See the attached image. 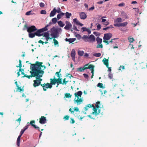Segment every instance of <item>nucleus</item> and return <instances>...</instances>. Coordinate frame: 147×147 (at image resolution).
<instances>
[{
	"label": "nucleus",
	"instance_id": "nucleus-56",
	"mask_svg": "<svg viewBox=\"0 0 147 147\" xmlns=\"http://www.w3.org/2000/svg\"><path fill=\"white\" fill-rule=\"evenodd\" d=\"M84 77L86 78V79H88V78L89 76L88 75L86 74H83Z\"/></svg>",
	"mask_w": 147,
	"mask_h": 147
},
{
	"label": "nucleus",
	"instance_id": "nucleus-3",
	"mask_svg": "<svg viewBox=\"0 0 147 147\" xmlns=\"http://www.w3.org/2000/svg\"><path fill=\"white\" fill-rule=\"evenodd\" d=\"M82 94V92L81 91H78L74 93V95L76 97H77V99L75 100V101L77 103L78 105L80 104L83 101V100L82 98H79V97L81 98Z\"/></svg>",
	"mask_w": 147,
	"mask_h": 147
},
{
	"label": "nucleus",
	"instance_id": "nucleus-37",
	"mask_svg": "<svg viewBox=\"0 0 147 147\" xmlns=\"http://www.w3.org/2000/svg\"><path fill=\"white\" fill-rule=\"evenodd\" d=\"M43 33V35L45 38L49 37V33L48 32H44Z\"/></svg>",
	"mask_w": 147,
	"mask_h": 147
},
{
	"label": "nucleus",
	"instance_id": "nucleus-58",
	"mask_svg": "<svg viewBox=\"0 0 147 147\" xmlns=\"http://www.w3.org/2000/svg\"><path fill=\"white\" fill-rule=\"evenodd\" d=\"M81 30H82V32H84L85 31H86L87 30V28H86V27H82L81 28Z\"/></svg>",
	"mask_w": 147,
	"mask_h": 147
},
{
	"label": "nucleus",
	"instance_id": "nucleus-39",
	"mask_svg": "<svg viewBox=\"0 0 147 147\" xmlns=\"http://www.w3.org/2000/svg\"><path fill=\"white\" fill-rule=\"evenodd\" d=\"M128 39L129 40V42L130 43L133 42L134 41V39L133 38L129 37Z\"/></svg>",
	"mask_w": 147,
	"mask_h": 147
},
{
	"label": "nucleus",
	"instance_id": "nucleus-53",
	"mask_svg": "<svg viewBox=\"0 0 147 147\" xmlns=\"http://www.w3.org/2000/svg\"><path fill=\"white\" fill-rule=\"evenodd\" d=\"M17 87V89L18 90V91L20 92L23 91L22 89L19 86H18V87Z\"/></svg>",
	"mask_w": 147,
	"mask_h": 147
},
{
	"label": "nucleus",
	"instance_id": "nucleus-29",
	"mask_svg": "<svg viewBox=\"0 0 147 147\" xmlns=\"http://www.w3.org/2000/svg\"><path fill=\"white\" fill-rule=\"evenodd\" d=\"M36 35V34L35 33H29V36L30 38H33Z\"/></svg>",
	"mask_w": 147,
	"mask_h": 147
},
{
	"label": "nucleus",
	"instance_id": "nucleus-62",
	"mask_svg": "<svg viewBox=\"0 0 147 147\" xmlns=\"http://www.w3.org/2000/svg\"><path fill=\"white\" fill-rule=\"evenodd\" d=\"M39 5L41 7H43L45 6V4L41 2L40 3Z\"/></svg>",
	"mask_w": 147,
	"mask_h": 147
},
{
	"label": "nucleus",
	"instance_id": "nucleus-54",
	"mask_svg": "<svg viewBox=\"0 0 147 147\" xmlns=\"http://www.w3.org/2000/svg\"><path fill=\"white\" fill-rule=\"evenodd\" d=\"M70 119L71 121H70V123L71 124H73L75 123V121L74 119L72 118H71Z\"/></svg>",
	"mask_w": 147,
	"mask_h": 147
},
{
	"label": "nucleus",
	"instance_id": "nucleus-18",
	"mask_svg": "<svg viewBox=\"0 0 147 147\" xmlns=\"http://www.w3.org/2000/svg\"><path fill=\"white\" fill-rule=\"evenodd\" d=\"M103 62L104 64L107 67L109 66V60L108 59L104 58L102 61Z\"/></svg>",
	"mask_w": 147,
	"mask_h": 147
},
{
	"label": "nucleus",
	"instance_id": "nucleus-61",
	"mask_svg": "<svg viewBox=\"0 0 147 147\" xmlns=\"http://www.w3.org/2000/svg\"><path fill=\"white\" fill-rule=\"evenodd\" d=\"M114 26L116 27H120V23L119 24H114Z\"/></svg>",
	"mask_w": 147,
	"mask_h": 147
},
{
	"label": "nucleus",
	"instance_id": "nucleus-22",
	"mask_svg": "<svg viewBox=\"0 0 147 147\" xmlns=\"http://www.w3.org/2000/svg\"><path fill=\"white\" fill-rule=\"evenodd\" d=\"M82 39L85 42H89L88 36L84 35L82 37Z\"/></svg>",
	"mask_w": 147,
	"mask_h": 147
},
{
	"label": "nucleus",
	"instance_id": "nucleus-11",
	"mask_svg": "<svg viewBox=\"0 0 147 147\" xmlns=\"http://www.w3.org/2000/svg\"><path fill=\"white\" fill-rule=\"evenodd\" d=\"M46 117L44 116H42L39 119V122L41 124H43L46 123Z\"/></svg>",
	"mask_w": 147,
	"mask_h": 147
},
{
	"label": "nucleus",
	"instance_id": "nucleus-24",
	"mask_svg": "<svg viewBox=\"0 0 147 147\" xmlns=\"http://www.w3.org/2000/svg\"><path fill=\"white\" fill-rule=\"evenodd\" d=\"M140 67L141 69H143L146 67L147 68V65H146V64L145 63L142 62L140 63Z\"/></svg>",
	"mask_w": 147,
	"mask_h": 147
},
{
	"label": "nucleus",
	"instance_id": "nucleus-44",
	"mask_svg": "<svg viewBox=\"0 0 147 147\" xmlns=\"http://www.w3.org/2000/svg\"><path fill=\"white\" fill-rule=\"evenodd\" d=\"M65 96L66 98H71V95L69 93H66L65 94Z\"/></svg>",
	"mask_w": 147,
	"mask_h": 147
},
{
	"label": "nucleus",
	"instance_id": "nucleus-64",
	"mask_svg": "<svg viewBox=\"0 0 147 147\" xmlns=\"http://www.w3.org/2000/svg\"><path fill=\"white\" fill-rule=\"evenodd\" d=\"M125 5V3H122L118 4V6L119 7H123V6Z\"/></svg>",
	"mask_w": 147,
	"mask_h": 147
},
{
	"label": "nucleus",
	"instance_id": "nucleus-4",
	"mask_svg": "<svg viewBox=\"0 0 147 147\" xmlns=\"http://www.w3.org/2000/svg\"><path fill=\"white\" fill-rule=\"evenodd\" d=\"M30 69L31 70L30 72L31 74V75H27V78L28 79H30V78L32 77H35L36 76H38V74L39 72L38 71L35 70L33 66L31 65L30 67Z\"/></svg>",
	"mask_w": 147,
	"mask_h": 147
},
{
	"label": "nucleus",
	"instance_id": "nucleus-33",
	"mask_svg": "<svg viewBox=\"0 0 147 147\" xmlns=\"http://www.w3.org/2000/svg\"><path fill=\"white\" fill-rule=\"evenodd\" d=\"M58 25L61 27H63L65 25V24H63L61 21H60L58 22Z\"/></svg>",
	"mask_w": 147,
	"mask_h": 147
},
{
	"label": "nucleus",
	"instance_id": "nucleus-10",
	"mask_svg": "<svg viewBox=\"0 0 147 147\" xmlns=\"http://www.w3.org/2000/svg\"><path fill=\"white\" fill-rule=\"evenodd\" d=\"M93 108V110L94 112H92V114H95L96 116L98 115L99 113H100V109L98 110V112H97V110L98 109L96 108L95 106L93 105V107H92Z\"/></svg>",
	"mask_w": 147,
	"mask_h": 147
},
{
	"label": "nucleus",
	"instance_id": "nucleus-17",
	"mask_svg": "<svg viewBox=\"0 0 147 147\" xmlns=\"http://www.w3.org/2000/svg\"><path fill=\"white\" fill-rule=\"evenodd\" d=\"M88 69H90L91 70V73L92 74H94V66L90 64L89 65V67L88 68Z\"/></svg>",
	"mask_w": 147,
	"mask_h": 147
},
{
	"label": "nucleus",
	"instance_id": "nucleus-1",
	"mask_svg": "<svg viewBox=\"0 0 147 147\" xmlns=\"http://www.w3.org/2000/svg\"><path fill=\"white\" fill-rule=\"evenodd\" d=\"M29 63L33 66L35 70L39 71V73L38 74V75H42V76L44 71L43 70L41 69V68L42 67H44L43 70H44L46 68L45 65H42L43 64L42 62L36 61L35 64H32L30 63Z\"/></svg>",
	"mask_w": 147,
	"mask_h": 147
},
{
	"label": "nucleus",
	"instance_id": "nucleus-9",
	"mask_svg": "<svg viewBox=\"0 0 147 147\" xmlns=\"http://www.w3.org/2000/svg\"><path fill=\"white\" fill-rule=\"evenodd\" d=\"M37 30V29L36 28V27L35 26H32L28 28L27 32L29 33H31L32 32L36 31Z\"/></svg>",
	"mask_w": 147,
	"mask_h": 147
},
{
	"label": "nucleus",
	"instance_id": "nucleus-40",
	"mask_svg": "<svg viewBox=\"0 0 147 147\" xmlns=\"http://www.w3.org/2000/svg\"><path fill=\"white\" fill-rule=\"evenodd\" d=\"M73 22H75L76 24L77 25H78L80 22L79 21H78L77 19L76 18H75L73 19Z\"/></svg>",
	"mask_w": 147,
	"mask_h": 147
},
{
	"label": "nucleus",
	"instance_id": "nucleus-20",
	"mask_svg": "<svg viewBox=\"0 0 147 147\" xmlns=\"http://www.w3.org/2000/svg\"><path fill=\"white\" fill-rule=\"evenodd\" d=\"M76 40V38H66L65 39V40L66 41L69 42V43H71L74 42Z\"/></svg>",
	"mask_w": 147,
	"mask_h": 147
},
{
	"label": "nucleus",
	"instance_id": "nucleus-46",
	"mask_svg": "<svg viewBox=\"0 0 147 147\" xmlns=\"http://www.w3.org/2000/svg\"><path fill=\"white\" fill-rule=\"evenodd\" d=\"M55 11H56V13L57 12V13H59L62 12L61 11V9L60 8H58L56 10V8L55 7Z\"/></svg>",
	"mask_w": 147,
	"mask_h": 147
},
{
	"label": "nucleus",
	"instance_id": "nucleus-27",
	"mask_svg": "<svg viewBox=\"0 0 147 147\" xmlns=\"http://www.w3.org/2000/svg\"><path fill=\"white\" fill-rule=\"evenodd\" d=\"M21 136L19 135L18 137L17 140V144L18 146H20V138Z\"/></svg>",
	"mask_w": 147,
	"mask_h": 147
},
{
	"label": "nucleus",
	"instance_id": "nucleus-30",
	"mask_svg": "<svg viewBox=\"0 0 147 147\" xmlns=\"http://www.w3.org/2000/svg\"><path fill=\"white\" fill-rule=\"evenodd\" d=\"M97 86L98 87H99L100 88H105V87L103 86V84L102 83H99L97 85Z\"/></svg>",
	"mask_w": 147,
	"mask_h": 147
},
{
	"label": "nucleus",
	"instance_id": "nucleus-45",
	"mask_svg": "<svg viewBox=\"0 0 147 147\" xmlns=\"http://www.w3.org/2000/svg\"><path fill=\"white\" fill-rule=\"evenodd\" d=\"M76 36L77 37V38L78 40H80L81 38H82V37H81V35L80 34H77L76 35Z\"/></svg>",
	"mask_w": 147,
	"mask_h": 147
},
{
	"label": "nucleus",
	"instance_id": "nucleus-14",
	"mask_svg": "<svg viewBox=\"0 0 147 147\" xmlns=\"http://www.w3.org/2000/svg\"><path fill=\"white\" fill-rule=\"evenodd\" d=\"M80 17L81 19L84 20L87 18V16L84 12H82L80 13Z\"/></svg>",
	"mask_w": 147,
	"mask_h": 147
},
{
	"label": "nucleus",
	"instance_id": "nucleus-49",
	"mask_svg": "<svg viewBox=\"0 0 147 147\" xmlns=\"http://www.w3.org/2000/svg\"><path fill=\"white\" fill-rule=\"evenodd\" d=\"M69 116L67 115H65L63 117V119L65 120H68V119H69Z\"/></svg>",
	"mask_w": 147,
	"mask_h": 147
},
{
	"label": "nucleus",
	"instance_id": "nucleus-47",
	"mask_svg": "<svg viewBox=\"0 0 147 147\" xmlns=\"http://www.w3.org/2000/svg\"><path fill=\"white\" fill-rule=\"evenodd\" d=\"M19 66H18L17 65L16 66V67H19L20 68H21L22 67V61L21 60H19Z\"/></svg>",
	"mask_w": 147,
	"mask_h": 147
},
{
	"label": "nucleus",
	"instance_id": "nucleus-63",
	"mask_svg": "<svg viewBox=\"0 0 147 147\" xmlns=\"http://www.w3.org/2000/svg\"><path fill=\"white\" fill-rule=\"evenodd\" d=\"M25 131V130H24V129H22L21 132H20V135L21 136H22V135L23 134V133H24V131Z\"/></svg>",
	"mask_w": 147,
	"mask_h": 147
},
{
	"label": "nucleus",
	"instance_id": "nucleus-25",
	"mask_svg": "<svg viewBox=\"0 0 147 147\" xmlns=\"http://www.w3.org/2000/svg\"><path fill=\"white\" fill-rule=\"evenodd\" d=\"M65 13L63 12H61L59 13L57 16V18L58 20L61 19L63 16L65 15Z\"/></svg>",
	"mask_w": 147,
	"mask_h": 147
},
{
	"label": "nucleus",
	"instance_id": "nucleus-7",
	"mask_svg": "<svg viewBox=\"0 0 147 147\" xmlns=\"http://www.w3.org/2000/svg\"><path fill=\"white\" fill-rule=\"evenodd\" d=\"M41 86H42L43 88V90L44 91H46L47 89L46 88H51L52 87V86L48 83H47V84L45 83L43 84H41Z\"/></svg>",
	"mask_w": 147,
	"mask_h": 147
},
{
	"label": "nucleus",
	"instance_id": "nucleus-21",
	"mask_svg": "<svg viewBox=\"0 0 147 147\" xmlns=\"http://www.w3.org/2000/svg\"><path fill=\"white\" fill-rule=\"evenodd\" d=\"M76 55V52L74 49H73L71 53V56L72 57L73 60L75 59V56Z\"/></svg>",
	"mask_w": 147,
	"mask_h": 147
},
{
	"label": "nucleus",
	"instance_id": "nucleus-38",
	"mask_svg": "<svg viewBox=\"0 0 147 147\" xmlns=\"http://www.w3.org/2000/svg\"><path fill=\"white\" fill-rule=\"evenodd\" d=\"M100 102L98 101L96 102V108L98 109H99V108H100Z\"/></svg>",
	"mask_w": 147,
	"mask_h": 147
},
{
	"label": "nucleus",
	"instance_id": "nucleus-51",
	"mask_svg": "<svg viewBox=\"0 0 147 147\" xmlns=\"http://www.w3.org/2000/svg\"><path fill=\"white\" fill-rule=\"evenodd\" d=\"M66 78H65L63 80V82H62V84H65V85H66L67 83L68 82V81H66L65 80Z\"/></svg>",
	"mask_w": 147,
	"mask_h": 147
},
{
	"label": "nucleus",
	"instance_id": "nucleus-19",
	"mask_svg": "<svg viewBox=\"0 0 147 147\" xmlns=\"http://www.w3.org/2000/svg\"><path fill=\"white\" fill-rule=\"evenodd\" d=\"M88 39L89 40V42L94 41L95 40V37L93 35L91 34L88 37Z\"/></svg>",
	"mask_w": 147,
	"mask_h": 147
},
{
	"label": "nucleus",
	"instance_id": "nucleus-12",
	"mask_svg": "<svg viewBox=\"0 0 147 147\" xmlns=\"http://www.w3.org/2000/svg\"><path fill=\"white\" fill-rule=\"evenodd\" d=\"M35 123V121L34 120L31 121L30 123V124L32 125L33 127L35 129H38L39 131H40V128L38 126H36L34 124Z\"/></svg>",
	"mask_w": 147,
	"mask_h": 147
},
{
	"label": "nucleus",
	"instance_id": "nucleus-5",
	"mask_svg": "<svg viewBox=\"0 0 147 147\" xmlns=\"http://www.w3.org/2000/svg\"><path fill=\"white\" fill-rule=\"evenodd\" d=\"M49 26L48 25H47L45 27L42 28L41 29L37 30L36 32H35L36 35V36L40 37L43 35V33H42L44 31H47L48 29L47 28Z\"/></svg>",
	"mask_w": 147,
	"mask_h": 147
},
{
	"label": "nucleus",
	"instance_id": "nucleus-59",
	"mask_svg": "<svg viewBox=\"0 0 147 147\" xmlns=\"http://www.w3.org/2000/svg\"><path fill=\"white\" fill-rule=\"evenodd\" d=\"M73 29L74 30L77 31H78L79 30L74 25H73Z\"/></svg>",
	"mask_w": 147,
	"mask_h": 147
},
{
	"label": "nucleus",
	"instance_id": "nucleus-57",
	"mask_svg": "<svg viewBox=\"0 0 147 147\" xmlns=\"http://www.w3.org/2000/svg\"><path fill=\"white\" fill-rule=\"evenodd\" d=\"M97 30H100L101 28V25L100 24H98L97 26Z\"/></svg>",
	"mask_w": 147,
	"mask_h": 147
},
{
	"label": "nucleus",
	"instance_id": "nucleus-8",
	"mask_svg": "<svg viewBox=\"0 0 147 147\" xmlns=\"http://www.w3.org/2000/svg\"><path fill=\"white\" fill-rule=\"evenodd\" d=\"M112 34L110 33L105 34L103 37V39L106 40H109L112 37Z\"/></svg>",
	"mask_w": 147,
	"mask_h": 147
},
{
	"label": "nucleus",
	"instance_id": "nucleus-16",
	"mask_svg": "<svg viewBox=\"0 0 147 147\" xmlns=\"http://www.w3.org/2000/svg\"><path fill=\"white\" fill-rule=\"evenodd\" d=\"M57 81V85L56 86V87H58V85L59 84H62V78H58L57 79L56 78Z\"/></svg>",
	"mask_w": 147,
	"mask_h": 147
},
{
	"label": "nucleus",
	"instance_id": "nucleus-6",
	"mask_svg": "<svg viewBox=\"0 0 147 147\" xmlns=\"http://www.w3.org/2000/svg\"><path fill=\"white\" fill-rule=\"evenodd\" d=\"M58 32L57 29L55 28H52L51 29V35L53 37H52L55 38L58 36Z\"/></svg>",
	"mask_w": 147,
	"mask_h": 147
},
{
	"label": "nucleus",
	"instance_id": "nucleus-35",
	"mask_svg": "<svg viewBox=\"0 0 147 147\" xmlns=\"http://www.w3.org/2000/svg\"><path fill=\"white\" fill-rule=\"evenodd\" d=\"M96 40L98 43H101L102 42V39L99 37H98L97 38H96Z\"/></svg>",
	"mask_w": 147,
	"mask_h": 147
},
{
	"label": "nucleus",
	"instance_id": "nucleus-28",
	"mask_svg": "<svg viewBox=\"0 0 147 147\" xmlns=\"http://www.w3.org/2000/svg\"><path fill=\"white\" fill-rule=\"evenodd\" d=\"M93 105H90V104H88L87 105L86 107L84 108V109L85 111H87V110H88V108H90L91 107H93Z\"/></svg>",
	"mask_w": 147,
	"mask_h": 147
},
{
	"label": "nucleus",
	"instance_id": "nucleus-34",
	"mask_svg": "<svg viewBox=\"0 0 147 147\" xmlns=\"http://www.w3.org/2000/svg\"><path fill=\"white\" fill-rule=\"evenodd\" d=\"M122 22V19L121 18H117L115 20V22Z\"/></svg>",
	"mask_w": 147,
	"mask_h": 147
},
{
	"label": "nucleus",
	"instance_id": "nucleus-31",
	"mask_svg": "<svg viewBox=\"0 0 147 147\" xmlns=\"http://www.w3.org/2000/svg\"><path fill=\"white\" fill-rule=\"evenodd\" d=\"M61 69H60L59 70V71H57L55 73V75H57V76L58 77V78H61V74H60V73L61 72Z\"/></svg>",
	"mask_w": 147,
	"mask_h": 147
},
{
	"label": "nucleus",
	"instance_id": "nucleus-15",
	"mask_svg": "<svg viewBox=\"0 0 147 147\" xmlns=\"http://www.w3.org/2000/svg\"><path fill=\"white\" fill-rule=\"evenodd\" d=\"M50 80V83L51 85H55L56 83H57V81L56 78L54 76L53 79L51 78Z\"/></svg>",
	"mask_w": 147,
	"mask_h": 147
},
{
	"label": "nucleus",
	"instance_id": "nucleus-48",
	"mask_svg": "<svg viewBox=\"0 0 147 147\" xmlns=\"http://www.w3.org/2000/svg\"><path fill=\"white\" fill-rule=\"evenodd\" d=\"M53 41H54V44L55 45H57L58 44H59L58 42L55 39V38H54L53 39Z\"/></svg>",
	"mask_w": 147,
	"mask_h": 147
},
{
	"label": "nucleus",
	"instance_id": "nucleus-36",
	"mask_svg": "<svg viewBox=\"0 0 147 147\" xmlns=\"http://www.w3.org/2000/svg\"><path fill=\"white\" fill-rule=\"evenodd\" d=\"M78 54L80 56H82L84 54V52L83 51H78Z\"/></svg>",
	"mask_w": 147,
	"mask_h": 147
},
{
	"label": "nucleus",
	"instance_id": "nucleus-32",
	"mask_svg": "<svg viewBox=\"0 0 147 147\" xmlns=\"http://www.w3.org/2000/svg\"><path fill=\"white\" fill-rule=\"evenodd\" d=\"M66 18H69L71 16V14L70 13H69L68 12H67L65 13Z\"/></svg>",
	"mask_w": 147,
	"mask_h": 147
},
{
	"label": "nucleus",
	"instance_id": "nucleus-55",
	"mask_svg": "<svg viewBox=\"0 0 147 147\" xmlns=\"http://www.w3.org/2000/svg\"><path fill=\"white\" fill-rule=\"evenodd\" d=\"M40 13L41 14H46V11L44 10H42L40 11Z\"/></svg>",
	"mask_w": 147,
	"mask_h": 147
},
{
	"label": "nucleus",
	"instance_id": "nucleus-26",
	"mask_svg": "<svg viewBox=\"0 0 147 147\" xmlns=\"http://www.w3.org/2000/svg\"><path fill=\"white\" fill-rule=\"evenodd\" d=\"M87 69H88V68H84L83 67H81L78 68L77 70L78 71L82 72Z\"/></svg>",
	"mask_w": 147,
	"mask_h": 147
},
{
	"label": "nucleus",
	"instance_id": "nucleus-60",
	"mask_svg": "<svg viewBox=\"0 0 147 147\" xmlns=\"http://www.w3.org/2000/svg\"><path fill=\"white\" fill-rule=\"evenodd\" d=\"M121 69H125V67L124 66L121 65L120 66V67L119 68V70H121Z\"/></svg>",
	"mask_w": 147,
	"mask_h": 147
},
{
	"label": "nucleus",
	"instance_id": "nucleus-43",
	"mask_svg": "<svg viewBox=\"0 0 147 147\" xmlns=\"http://www.w3.org/2000/svg\"><path fill=\"white\" fill-rule=\"evenodd\" d=\"M57 19L56 18H53L52 19V21L54 24H55L57 22Z\"/></svg>",
	"mask_w": 147,
	"mask_h": 147
},
{
	"label": "nucleus",
	"instance_id": "nucleus-52",
	"mask_svg": "<svg viewBox=\"0 0 147 147\" xmlns=\"http://www.w3.org/2000/svg\"><path fill=\"white\" fill-rule=\"evenodd\" d=\"M20 118L16 120V121H18V123H19V125L20 124V122L21 120V115H20Z\"/></svg>",
	"mask_w": 147,
	"mask_h": 147
},
{
	"label": "nucleus",
	"instance_id": "nucleus-2",
	"mask_svg": "<svg viewBox=\"0 0 147 147\" xmlns=\"http://www.w3.org/2000/svg\"><path fill=\"white\" fill-rule=\"evenodd\" d=\"M42 77V75H38V76H36L35 77L36 80H34V83L33 86L34 87H36L37 86H39L40 85H41V82L42 81V79L40 78Z\"/></svg>",
	"mask_w": 147,
	"mask_h": 147
},
{
	"label": "nucleus",
	"instance_id": "nucleus-23",
	"mask_svg": "<svg viewBox=\"0 0 147 147\" xmlns=\"http://www.w3.org/2000/svg\"><path fill=\"white\" fill-rule=\"evenodd\" d=\"M56 11H55V7L52 10L50 14V17L54 16L56 14Z\"/></svg>",
	"mask_w": 147,
	"mask_h": 147
},
{
	"label": "nucleus",
	"instance_id": "nucleus-41",
	"mask_svg": "<svg viewBox=\"0 0 147 147\" xmlns=\"http://www.w3.org/2000/svg\"><path fill=\"white\" fill-rule=\"evenodd\" d=\"M93 55L96 57H100L101 55V54L100 53H94Z\"/></svg>",
	"mask_w": 147,
	"mask_h": 147
},
{
	"label": "nucleus",
	"instance_id": "nucleus-13",
	"mask_svg": "<svg viewBox=\"0 0 147 147\" xmlns=\"http://www.w3.org/2000/svg\"><path fill=\"white\" fill-rule=\"evenodd\" d=\"M65 23L66 25L64 27L65 29L68 30L72 27V26L69 22L66 21Z\"/></svg>",
	"mask_w": 147,
	"mask_h": 147
},
{
	"label": "nucleus",
	"instance_id": "nucleus-42",
	"mask_svg": "<svg viewBox=\"0 0 147 147\" xmlns=\"http://www.w3.org/2000/svg\"><path fill=\"white\" fill-rule=\"evenodd\" d=\"M127 24L128 23L127 22L120 23L121 26H126Z\"/></svg>",
	"mask_w": 147,
	"mask_h": 147
},
{
	"label": "nucleus",
	"instance_id": "nucleus-50",
	"mask_svg": "<svg viewBox=\"0 0 147 147\" xmlns=\"http://www.w3.org/2000/svg\"><path fill=\"white\" fill-rule=\"evenodd\" d=\"M108 77L110 79H111L113 78V75L111 74V72H110L109 74Z\"/></svg>",
	"mask_w": 147,
	"mask_h": 147
}]
</instances>
